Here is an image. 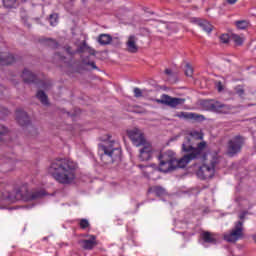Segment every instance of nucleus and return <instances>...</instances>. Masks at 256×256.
Returning <instances> with one entry per match:
<instances>
[{
	"label": "nucleus",
	"instance_id": "obj_1",
	"mask_svg": "<svg viewBox=\"0 0 256 256\" xmlns=\"http://www.w3.org/2000/svg\"><path fill=\"white\" fill-rule=\"evenodd\" d=\"M79 164L69 158H56L48 167V174L60 185H71L77 181Z\"/></svg>",
	"mask_w": 256,
	"mask_h": 256
},
{
	"label": "nucleus",
	"instance_id": "obj_2",
	"mask_svg": "<svg viewBox=\"0 0 256 256\" xmlns=\"http://www.w3.org/2000/svg\"><path fill=\"white\" fill-rule=\"evenodd\" d=\"M191 140H187L186 142L182 143V153H186L182 158L177 160L174 158V168L175 169H185L191 161H195V159H205V154H203V151H205L207 147V142L202 141L197 144L196 147H192L190 144Z\"/></svg>",
	"mask_w": 256,
	"mask_h": 256
},
{
	"label": "nucleus",
	"instance_id": "obj_3",
	"mask_svg": "<svg viewBox=\"0 0 256 256\" xmlns=\"http://www.w3.org/2000/svg\"><path fill=\"white\" fill-rule=\"evenodd\" d=\"M98 151L100 153L101 161L105 165H111V163H119L121 161V146L119 143L111 140V136L98 145Z\"/></svg>",
	"mask_w": 256,
	"mask_h": 256
},
{
	"label": "nucleus",
	"instance_id": "obj_4",
	"mask_svg": "<svg viewBox=\"0 0 256 256\" xmlns=\"http://www.w3.org/2000/svg\"><path fill=\"white\" fill-rule=\"evenodd\" d=\"M45 195V190L30 193L27 186H21L15 191V195L10 192H3L0 196V201H35V199H41Z\"/></svg>",
	"mask_w": 256,
	"mask_h": 256
},
{
	"label": "nucleus",
	"instance_id": "obj_5",
	"mask_svg": "<svg viewBox=\"0 0 256 256\" xmlns=\"http://www.w3.org/2000/svg\"><path fill=\"white\" fill-rule=\"evenodd\" d=\"M219 163H221V157L217 154H210L203 166H200L197 170V177L203 181L213 179L215 176V169H217V165H219Z\"/></svg>",
	"mask_w": 256,
	"mask_h": 256
},
{
	"label": "nucleus",
	"instance_id": "obj_6",
	"mask_svg": "<svg viewBox=\"0 0 256 256\" xmlns=\"http://www.w3.org/2000/svg\"><path fill=\"white\" fill-rule=\"evenodd\" d=\"M246 138L243 135H236L227 142V155L229 157H235L238 153H241L243 147H245Z\"/></svg>",
	"mask_w": 256,
	"mask_h": 256
},
{
	"label": "nucleus",
	"instance_id": "obj_7",
	"mask_svg": "<svg viewBox=\"0 0 256 256\" xmlns=\"http://www.w3.org/2000/svg\"><path fill=\"white\" fill-rule=\"evenodd\" d=\"M243 231V221H237L230 232L224 235V241H227V243H237V241L245 237Z\"/></svg>",
	"mask_w": 256,
	"mask_h": 256
},
{
	"label": "nucleus",
	"instance_id": "obj_8",
	"mask_svg": "<svg viewBox=\"0 0 256 256\" xmlns=\"http://www.w3.org/2000/svg\"><path fill=\"white\" fill-rule=\"evenodd\" d=\"M159 171L162 173H169V171H175V157L165 152L159 156Z\"/></svg>",
	"mask_w": 256,
	"mask_h": 256
},
{
	"label": "nucleus",
	"instance_id": "obj_9",
	"mask_svg": "<svg viewBox=\"0 0 256 256\" xmlns=\"http://www.w3.org/2000/svg\"><path fill=\"white\" fill-rule=\"evenodd\" d=\"M155 102L160 105L171 107V109H177V107L185 105V98L171 97L167 94H163L161 99H155Z\"/></svg>",
	"mask_w": 256,
	"mask_h": 256
},
{
	"label": "nucleus",
	"instance_id": "obj_10",
	"mask_svg": "<svg viewBox=\"0 0 256 256\" xmlns=\"http://www.w3.org/2000/svg\"><path fill=\"white\" fill-rule=\"evenodd\" d=\"M127 135L129 139L132 141L133 145H135L136 147H141L142 145H145V143H147V140L145 139L143 132H141V130L137 128L127 130Z\"/></svg>",
	"mask_w": 256,
	"mask_h": 256
},
{
	"label": "nucleus",
	"instance_id": "obj_11",
	"mask_svg": "<svg viewBox=\"0 0 256 256\" xmlns=\"http://www.w3.org/2000/svg\"><path fill=\"white\" fill-rule=\"evenodd\" d=\"M79 245H81L82 249H85L86 251H92V249H95V247L99 245L97 242V236L89 235V239L80 240Z\"/></svg>",
	"mask_w": 256,
	"mask_h": 256
},
{
	"label": "nucleus",
	"instance_id": "obj_12",
	"mask_svg": "<svg viewBox=\"0 0 256 256\" xmlns=\"http://www.w3.org/2000/svg\"><path fill=\"white\" fill-rule=\"evenodd\" d=\"M16 121L21 127H27V125H31V118H29L27 112L21 109L16 110Z\"/></svg>",
	"mask_w": 256,
	"mask_h": 256
},
{
	"label": "nucleus",
	"instance_id": "obj_13",
	"mask_svg": "<svg viewBox=\"0 0 256 256\" xmlns=\"http://www.w3.org/2000/svg\"><path fill=\"white\" fill-rule=\"evenodd\" d=\"M142 149H140V161H149L153 155V147L151 146V143L146 142L145 144H142Z\"/></svg>",
	"mask_w": 256,
	"mask_h": 256
},
{
	"label": "nucleus",
	"instance_id": "obj_14",
	"mask_svg": "<svg viewBox=\"0 0 256 256\" xmlns=\"http://www.w3.org/2000/svg\"><path fill=\"white\" fill-rule=\"evenodd\" d=\"M176 117L187 121H205V116L193 112H180L176 114Z\"/></svg>",
	"mask_w": 256,
	"mask_h": 256
},
{
	"label": "nucleus",
	"instance_id": "obj_15",
	"mask_svg": "<svg viewBox=\"0 0 256 256\" xmlns=\"http://www.w3.org/2000/svg\"><path fill=\"white\" fill-rule=\"evenodd\" d=\"M200 239H202L203 243H208L209 245H217V237L212 232L202 231L200 234Z\"/></svg>",
	"mask_w": 256,
	"mask_h": 256
},
{
	"label": "nucleus",
	"instance_id": "obj_16",
	"mask_svg": "<svg viewBox=\"0 0 256 256\" xmlns=\"http://www.w3.org/2000/svg\"><path fill=\"white\" fill-rule=\"evenodd\" d=\"M189 139V143H190V145H191V147H195L194 145H195V143H193V141H201V140H203V133H201V132H199V131H191L190 133H189V136H186L185 138H184V143H187V140Z\"/></svg>",
	"mask_w": 256,
	"mask_h": 256
},
{
	"label": "nucleus",
	"instance_id": "obj_17",
	"mask_svg": "<svg viewBox=\"0 0 256 256\" xmlns=\"http://www.w3.org/2000/svg\"><path fill=\"white\" fill-rule=\"evenodd\" d=\"M193 23H197L203 31H206V33H211L213 31V25L209 23L207 20H203L201 18H192Z\"/></svg>",
	"mask_w": 256,
	"mask_h": 256
},
{
	"label": "nucleus",
	"instance_id": "obj_18",
	"mask_svg": "<svg viewBox=\"0 0 256 256\" xmlns=\"http://www.w3.org/2000/svg\"><path fill=\"white\" fill-rule=\"evenodd\" d=\"M126 47L128 53H137L139 51V46H137V37L129 36L128 41L126 42Z\"/></svg>",
	"mask_w": 256,
	"mask_h": 256
},
{
	"label": "nucleus",
	"instance_id": "obj_19",
	"mask_svg": "<svg viewBox=\"0 0 256 256\" xmlns=\"http://www.w3.org/2000/svg\"><path fill=\"white\" fill-rule=\"evenodd\" d=\"M15 63V56L9 52L0 53V65H13Z\"/></svg>",
	"mask_w": 256,
	"mask_h": 256
},
{
	"label": "nucleus",
	"instance_id": "obj_20",
	"mask_svg": "<svg viewBox=\"0 0 256 256\" xmlns=\"http://www.w3.org/2000/svg\"><path fill=\"white\" fill-rule=\"evenodd\" d=\"M22 79L24 83H37V75L33 74V72L29 71L28 69L23 70Z\"/></svg>",
	"mask_w": 256,
	"mask_h": 256
},
{
	"label": "nucleus",
	"instance_id": "obj_21",
	"mask_svg": "<svg viewBox=\"0 0 256 256\" xmlns=\"http://www.w3.org/2000/svg\"><path fill=\"white\" fill-rule=\"evenodd\" d=\"M214 113H221L223 115H227L231 113V106L227 104H223L219 101H216V107L214 108Z\"/></svg>",
	"mask_w": 256,
	"mask_h": 256
},
{
	"label": "nucleus",
	"instance_id": "obj_22",
	"mask_svg": "<svg viewBox=\"0 0 256 256\" xmlns=\"http://www.w3.org/2000/svg\"><path fill=\"white\" fill-rule=\"evenodd\" d=\"M97 41L100 45H109L113 41V37L109 34H100Z\"/></svg>",
	"mask_w": 256,
	"mask_h": 256
},
{
	"label": "nucleus",
	"instance_id": "obj_23",
	"mask_svg": "<svg viewBox=\"0 0 256 256\" xmlns=\"http://www.w3.org/2000/svg\"><path fill=\"white\" fill-rule=\"evenodd\" d=\"M217 105V101L215 100H203L202 107L206 109V111H213L215 112V107Z\"/></svg>",
	"mask_w": 256,
	"mask_h": 256
},
{
	"label": "nucleus",
	"instance_id": "obj_24",
	"mask_svg": "<svg viewBox=\"0 0 256 256\" xmlns=\"http://www.w3.org/2000/svg\"><path fill=\"white\" fill-rule=\"evenodd\" d=\"M78 53H89V55H95V49L89 47L87 42H83L82 45L78 47Z\"/></svg>",
	"mask_w": 256,
	"mask_h": 256
},
{
	"label": "nucleus",
	"instance_id": "obj_25",
	"mask_svg": "<svg viewBox=\"0 0 256 256\" xmlns=\"http://www.w3.org/2000/svg\"><path fill=\"white\" fill-rule=\"evenodd\" d=\"M36 97L39 99L42 105H49V98L47 97V94H45V91L39 90L36 94Z\"/></svg>",
	"mask_w": 256,
	"mask_h": 256
},
{
	"label": "nucleus",
	"instance_id": "obj_26",
	"mask_svg": "<svg viewBox=\"0 0 256 256\" xmlns=\"http://www.w3.org/2000/svg\"><path fill=\"white\" fill-rule=\"evenodd\" d=\"M237 29L245 31V29H249L251 27V23L247 20H238L235 22Z\"/></svg>",
	"mask_w": 256,
	"mask_h": 256
},
{
	"label": "nucleus",
	"instance_id": "obj_27",
	"mask_svg": "<svg viewBox=\"0 0 256 256\" xmlns=\"http://www.w3.org/2000/svg\"><path fill=\"white\" fill-rule=\"evenodd\" d=\"M230 39H231L232 41H234V43H235L236 45H243L244 39H243V37H241V36L238 35V34L232 33V34L230 35Z\"/></svg>",
	"mask_w": 256,
	"mask_h": 256
},
{
	"label": "nucleus",
	"instance_id": "obj_28",
	"mask_svg": "<svg viewBox=\"0 0 256 256\" xmlns=\"http://www.w3.org/2000/svg\"><path fill=\"white\" fill-rule=\"evenodd\" d=\"M153 192L155 193V195L157 197H163V195H165V193H166L165 188H163L161 186H155L153 188Z\"/></svg>",
	"mask_w": 256,
	"mask_h": 256
},
{
	"label": "nucleus",
	"instance_id": "obj_29",
	"mask_svg": "<svg viewBox=\"0 0 256 256\" xmlns=\"http://www.w3.org/2000/svg\"><path fill=\"white\" fill-rule=\"evenodd\" d=\"M2 2L6 9H13L17 4V0H2Z\"/></svg>",
	"mask_w": 256,
	"mask_h": 256
},
{
	"label": "nucleus",
	"instance_id": "obj_30",
	"mask_svg": "<svg viewBox=\"0 0 256 256\" xmlns=\"http://www.w3.org/2000/svg\"><path fill=\"white\" fill-rule=\"evenodd\" d=\"M46 45H48V47H50L51 49H57V47H59V43L51 38H48L45 40Z\"/></svg>",
	"mask_w": 256,
	"mask_h": 256
},
{
	"label": "nucleus",
	"instance_id": "obj_31",
	"mask_svg": "<svg viewBox=\"0 0 256 256\" xmlns=\"http://www.w3.org/2000/svg\"><path fill=\"white\" fill-rule=\"evenodd\" d=\"M234 91L238 97H245V87L243 85L236 86Z\"/></svg>",
	"mask_w": 256,
	"mask_h": 256
},
{
	"label": "nucleus",
	"instance_id": "obj_32",
	"mask_svg": "<svg viewBox=\"0 0 256 256\" xmlns=\"http://www.w3.org/2000/svg\"><path fill=\"white\" fill-rule=\"evenodd\" d=\"M9 115H11V111L3 106H0V119H5V117H9Z\"/></svg>",
	"mask_w": 256,
	"mask_h": 256
},
{
	"label": "nucleus",
	"instance_id": "obj_33",
	"mask_svg": "<svg viewBox=\"0 0 256 256\" xmlns=\"http://www.w3.org/2000/svg\"><path fill=\"white\" fill-rule=\"evenodd\" d=\"M49 21H50V25L52 27H55V25H57V23H59V16L57 14H51L49 16Z\"/></svg>",
	"mask_w": 256,
	"mask_h": 256
},
{
	"label": "nucleus",
	"instance_id": "obj_34",
	"mask_svg": "<svg viewBox=\"0 0 256 256\" xmlns=\"http://www.w3.org/2000/svg\"><path fill=\"white\" fill-rule=\"evenodd\" d=\"M64 50L66 51V53L68 55H70V57H73L74 55H76L77 53H79V51H75L73 50V48H71L70 46H64Z\"/></svg>",
	"mask_w": 256,
	"mask_h": 256
},
{
	"label": "nucleus",
	"instance_id": "obj_35",
	"mask_svg": "<svg viewBox=\"0 0 256 256\" xmlns=\"http://www.w3.org/2000/svg\"><path fill=\"white\" fill-rule=\"evenodd\" d=\"M185 75L186 77H193V67L189 64H186L185 66Z\"/></svg>",
	"mask_w": 256,
	"mask_h": 256
},
{
	"label": "nucleus",
	"instance_id": "obj_36",
	"mask_svg": "<svg viewBox=\"0 0 256 256\" xmlns=\"http://www.w3.org/2000/svg\"><path fill=\"white\" fill-rule=\"evenodd\" d=\"M79 225H80V229H87V227L90 226L89 220L83 218L80 220Z\"/></svg>",
	"mask_w": 256,
	"mask_h": 256
},
{
	"label": "nucleus",
	"instance_id": "obj_37",
	"mask_svg": "<svg viewBox=\"0 0 256 256\" xmlns=\"http://www.w3.org/2000/svg\"><path fill=\"white\" fill-rule=\"evenodd\" d=\"M55 59L62 61L63 63H67V57L63 56L61 53L57 52L54 54Z\"/></svg>",
	"mask_w": 256,
	"mask_h": 256
},
{
	"label": "nucleus",
	"instance_id": "obj_38",
	"mask_svg": "<svg viewBox=\"0 0 256 256\" xmlns=\"http://www.w3.org/2000/svg\"><path fill=\"white\" fill-rule=\"evenodd\" d=\"M7 127H5L3 124H0V142L3 141V135L7 134Z\"/></svg>",
	"mask_w": 256,
	"mask_h": 256
},
{
	"label": "nucleus",
	"instance_id": "obj_39",
	"mask_svg": "<svg viewBox=\"0 0 256 256\" xmlns=\"http://www.w3.org/2000/svg\"><path fill=\"white\" fill-rule=\"evenodd\" d=\"M82 63H83V65H88V66L92 67V69H99L94 61L91 62V61H87V60H82Z\"/></svg>",
	"mask_w": 256,
	"mask_h": 256
},
{
	"label": "nucleus",
	"instance_id": "obj_40",
	"mask_svg": "<svg viewBox=\"0 0 256 256\" xmlns=\"http://www.w3.org/2000/svg\"><path fill=\"white\" fill-rule=\"evenodd\" d=\"M229 39H231V36H229V34H222L220 36L221 43H229Z\"/></svg>",
	"mask_w": 256,
	"mask_h": 256
},
{
	"label": "nucleus",
	"instance_id": "obj_41",
	"mask_svg": "<svg viewBox=\"0 0 256 256\" xmlns=\"http://www.w3.org/2000/svg\"><path fill=\"white\" fill-rule=\"evenodd\" d=\"M134 97L136 99H139V97H143V92L139 88H134Z\"/></svg>",
	"mask_w": 256,
	"mask_h": 256
},
{
	"label": "nucleus",
	"instance_id": "obj_42",
	"mask_svg": "<svg viewBox=\"0 0 256 256\" xmlns=\"http://www.w3.org/2000/svg\"><path fill=\"white\" fill-rule=\"evenodd\" d=\"M215 87H216V89H217V91L219 92V93H221V91H223V83L221 82V81H216L215 82Z\"/></svg>",
	"mask_w": 256,
	"mask_h": 256
},
{
	"label": "nucleus",
	"instance_id": "obj_43",
	"mask_svg": "<svg viewBox=\"0 0 256 256\" xmlns=\"http://www.w3.org/2000/svg\"><path fill=\"white\" fill-rule=\"evenodd\" d=\"M5 87L0 84V99H3L5 97Z\"/></svg>",
	"mask_w": 256,
	"mask_h": 256
},
{
	"label": "nucleus",
	"instance_id": "obj_44",
	"mask_svg": "<svg viewBox=\"0 0 256 256\" xmlns=\"http://www.w3.org/2000/svg\"><path fill=\"white\" fill-rule=\"evenodd\" d=\"M165 75H168V77H173V70L167 68L164 71Z\"/></svg>",
	"mask_w": 256,
	"mask_h": 256
},
{
	"label": "nucleus",
	"instance_id": "obj_45",
	"mask_svg": "<svg viewBox=\"0 0 256 256\" xmlns=\"http://www.w3.org/2000/svg\"><path fill=\"white\" fill-rule=\"evenodd\" d=\"M247 215V212H242L240 215H239V219H241V221H243V219H245V216Z\"/></svg>",
	"mask_w": 256,
	"mask_h": 256
},
{
	"label": "nucleus",
	"instance_id": "obj_46",
	"mask_svg": "<svg viewBox=\"0 0 256 256\" xmlns=\"http://www.w3.org/2000/svg\"><path fill=\"white\" fill-rule=\"evenodd\" d=\"M227 2L229 3V5H235V3H237V0H227Z\"/></svg>",
	"mask_w": 256,
	"mask_h": 256
},
{
	"label": "nucleus",
	"instance_id": "obj_47",
	"mask_svg": "<svg viewBox=\"0 0 256 256\" xmlns=\"http://www.w3.org/2000/svg\"><path fill=\"white\" fill-rule=\"evenodd\" d=\"M253 240H254V241H255V243H256V235H254V236H253Z\"/></svg>",
	"mask_w": 256,
	"mask_h": 256
}]
</instances>
